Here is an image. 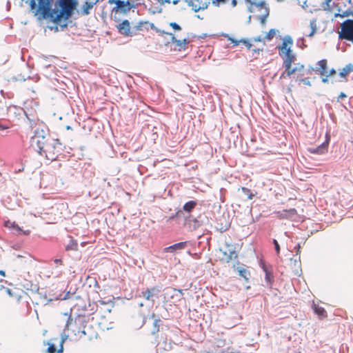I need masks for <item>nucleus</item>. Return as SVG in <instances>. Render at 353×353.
Listing matches in <instances>:
<instances>
[{
	"label": "nucleus",
	"mask_w": 353,
	"mask_h": 353,
	"mask_svg": "<svg viewBox=\"0 0 353 353\" xmlns=\"http://www.w3.org/2000/svg\"><path fill=\"white\" fill-rule=\"evenodd\" d=\"M248 10L249 12H254V9L252 8V6L250 5V6H248Z\"/></svg>",
	"instance_id": "64"
},
{
	"label": "nucleus",
	"mask_w": 353,
	"mask_h": 353,
	"mask_svg": "<svg viewBox=\"0 0 353 353\" xmlns=\"http://www.w3.org/2000/svg\"><path fill=\"white\" fill-rule=\"evenodd\" d=\"M4 225L6 228H12L14 230L17 235L24 234L28 236L30 234V230H23L17 224H16L15 222H11L9 220L4 222Z\"/></svg>",
	"instance_id": "15"
},
{
	"label": "nucleus",
	"mask_w": 353,
	"mask_h": 353,
	"mask_svg": "<svg viewBox=\"0 0 353 353\" xmlns=\"http://www.w3.org/2000/svg\"><path fill=\"white\" fill-rule=\"evenodd\" d=\"M352 10L347 9L341 13V18L349 17L350 15H352Z\"/></svg>",
	"instance_id": "44"
},
{
	"label": "nucleus",
	"mask_w": 353,
	"mask_h": 353,
	"mask_svg": "<svg viewBox=\"0 0 353 353\" xmlns=\"http://www.w3.org/2000/svg\"><path fill=\"white\" fill-rule=\"evenodd\" d=\"M127 4H128V7L129 8V11L132 8H136V5L134 4V3H130L129 0H128V3H127Z\"/></svg>",
	"instance_id": "56"
},
{
	"label": "nucleus",
	"mask_w": 353,
	"mask_h": 353,
	"mask_svg": "<svg viewBox=\"0 0 353 353\" xmlns=\"http://www.w3.org/2000/svg\"><path fill=\"white\" fill-rule=\"evenodd\" d=\"M188 241H182L179 242L175 244H173L172 245H170L168 247H166L163 249V252L165 253H173L176 254L179 252L181 250H184L188 245Z\"/></svg>",
	"instance_id": "12"
},
{
	"label": "nucleus",
	"mask_w": 353,
	"mask_h": 353,
	"mask_svg": "<svg viewBox=\"0 0 353 353\" xmlns=\"http://www.w3.org/2000/svg\"><path fill=\"white\" fill-rule=\"evenodd\" d=\"M73 321H73V319L72 318L71 315L70 314L68 315V320L65 323V329H64L63 332L61 334V339H64V341L68 337V335L65 334V331L69 330L71 329L70 327L72 326Z\"/></svg>",
	"instance_id": "22"
},
{
	"label": "nucleus",
	"mask_w": 353,
	"mask_h": 353,
	"mask_svg": "<svg viewBox=\"0 0 353 353\" xmlns=\"http://www.w3.org/2000/svg\"><path fill=\"white\" fill-rule=\"evenodd\" d=\"M197 205V201L194 200H191L188 202H186L183 206V212L191 213L193 210L196 208Z\"/></svg>",
	"instance_id": "20"
},
{
	"label": "nucleus",
	"mask_w": 353,
	"mask_h": 353,
	"mask_svg": "<svg viewBox=\"0 0 353 353\" xmlns=\"http://www.w3.org/2000/svg\"><path fill=\"white\" fill-rule=\"evenodd\" d=\"M240 41L241 43H243V44H245V46L247 47L248 49H250L251 47H252V44L250 43V42L246 39H240Z\"/></svg>",
	"instance_id": "43"
},
{
	"label": "nucleus",
	"mask_w": 353,
	"mask_h": 353,
	"mask_svg": "<svg viewBox=\"0 0 353 353\" xmlns=\"http://www.w3.org/2000/svg\"><path fill=\"white\" fill-rule=\"evenodd\" d=\"M314 312L319 316V318L323 319L327 316V312L325 310L319 305H314Z\"/></svg>",
	"instance_id": "25"
},
{
	"label": "nucleus",
	"mask_w": 353,
	"mask_h": 353,
	"mask_svg": "<svg viewBox=\"0 0 353 353\" xmlns=\"http://www.w3.org/2000/svg\"><path fill=\"white\" fill-rule=\"evenodd\" d=\"M144 25L150 26V29L154 30L157 33H159L161 34H168L170 32H165V30H161L155 26V25L153 23H150L148 21H139L136 26H135V30H143V27Z\"/></svg>",
	"instance_id": "14"
},
{
	"label": "nucleus",
	"mask_w": 353,
	"mask_h": 353,
	"mask_svg": "<svg viewBox=\"0 0 353 353\" xmlns=\"http://www.w3.org/2000/svg\"><path fill=\"white\" fill-rule=\"evenodd\" d=\"M78 4V0H56L54 3V15L52 22L58 23L63 19H70L74 14Z\"/></svg>",
	"instance_id": "2"
},
{
	"label": "nucleus",
	"mask_w": 353,
	"mask_h": 353,
	"mask_svg": "<svg viewBox=\"0 0 353 353\" xmlns=\"http://www.w3.org/2000/svg\"><path fill=\"white\" fill-rule=\"evenodd\" d=\"M185 221L191 230H196L204 223V221L201 219V215L197 217H193L192 215H189L185 218Z\"/></svg>",
	"instance_id": "10"
},
{
	"label": "nucleus",
	"mask_w": 353,
	"mask_h": 353,
	"mask_svg": "<svg viewBox=\"0 0 353 353\" xmlns=\"http://www.w3.org/2000/svg\"><path fill=\"white\" fill-rule=\"evenodd\" d=\"M85 327H83V330H81V328H79L77 330L75 329H72V331L74 332V335L79 338L82 339L83 336L86 335V331L85 330Z\"/></svg>",
	"instance_id": "32"
},
{
	"label": "nucleus",
	"mask_w": 353,
	"mask_h": 353,
	"mask_svg": "<svg viewBox=\"0 0 353 353\" xmlns=\"http://www.w3.org/2000/svg\"><path fill=\"white\" fill-rule=\"evenodd\" d=\"M71 22H72V21L70 20V19H63L60 21V22L54 23L59 26V29L61 31H63L68 28L69 23Z\"/></svg>",
	"instance_id": "27"
},
{
	"label": "nucleus",
	"mask_w": 353,
	"mask_h": 353,
	"mask_svg": "<svg viewBox=\"0 0 353 353\" xmlns=\"http://www.w3.org/2000/svg\"><path fill=\"white\" fill-rule=\"evenodd\" d=\"M253 6H255L256 7L259 8V9H261V8L264 9V12H265V8H269L264 0H262L259 2L255 1V3H253Z\"/></svg>",
	"instance_id": "36"
},
{
	"label": "nucleus",
	"mask_w": 353,
	"mask_h": 353,
	"mask_svg": "<svg viewBox=\"0 0 353 353\" xmlns=\"http://www.w3.org/2000/svg\"><path fill=\"white\" fill-rule=\"evenodd\" d=\"M48 347L47 349V352L48 353H55V352L57 351V349H56L54 344L48 343Z\"/></svg>",
	"instance_id": "40"
},
{
	"label": "nucleus",
	"mask_w": 353,
	"mask_h": 353,
	"mask_svg": "<svg viewBox=\"0 0 353 353\" xmlns=\"http://www.w3.org/2000/svg\"><path fill=\"white\" fill-rule=\"evenodd\" d=\"M330 2L331 1H327V0H325V1L322 3V8L323 10L328 11L330 10Z\"/></svg>",
	"instance_id": "42"
},
{
	"label": "nucleus",
	"mask_w": 353,
	"mask_h": 353,
	"mask_svg": "<svg viewBox=\"0 0 353 353\" xmlns=\"http://www.w3.org/2000/svg\"><path fill=\"white\" fill-rule=\"evenodd\" d=\"M349 74L345 67L343 68L342 71L339 72V76L342 78H344L347 76V74Z\"/></svg>",
	"instance_id": "49"
},
{
	"label": "nucleus",
	"mask_w": 353,
	"mask_h": 353,
	"mask_svg": "<svg viewBox=\"0 0 353 353\" xmlns=\"http://www.w3.org/2000/svg\"><path fill=\"white\" fill-rule=\"evenodd\" d=\"M161 292V287L154 286L150 288H148L145 290L142 291L141 294L142 296L144 297L146 300L154 303L155 299L159 298V294Z\"/></svg>",
	"instance_id": "7"
},
{
	"label": "nucleus",
	"mask_w": 353,
	"mask_h": 353,
	"mask_svg": "<svg viewBox=\"0 0 353 353\" xmlns=\"http://www.w3.org/2000/svg\"><path fill=\"white\" fill-rule=\"evenodd\" d=\"M236 270L240 276L243 278L246 281H249L250 277V272L248 269L244 268L243 267H238Z\"/></svg>",
	"instance_id": "23"
},
{
	"label": "nucleus",
	"mask_w": 353,
	"mask_h": 353,
	"mask_svg": "<svg viewBox=\"0 0 353 353\" xmlns=\"http://www.w3.org/2000/svg\"><path fill=\"white\" fill-rule=\"evenodd\" d=\"M330 141V135L329 132L325 134V139L323 143L315 148H309L308 152L311 154L323 155L327 152L328 146Z\"/></svg>",
	"instance_id": "6"
},
{
	"label": "nucleus",
	"mask_w": 353,
	"mask_h": 353,
	"mask_svg": "<svg viewBox=\"0 0 353 353\" xmlns=\"http://www.w3.org/2000/svg\"><path fill=\"white\" fill-rule=\"evenodd\" d=\"M310 26L311 28V32L307 35L308 37H312L316 31V19H312L310 22Z\"/></svg>",
	"instance_id": "31"
},
{
	"label": "nucleus",
	"mask_w": 353,
	"mask_h": 353,
	"mask_svg": "<svg viewBox=\"0 0 353 353\" xmlns=\"http://www.w3.org/2000/svg\"><path fill=\"white\" fill-rule=\"evenodd\" d=\"M260 267L265 272V281L266 282L267 285L271 288L274 281L273 275V269L272 265H266L265 261H261Z\"/></svg>",
	"instance_id": "8"
},
{
	"label": "nucleus",
	"mask_w": 353,
	"mask_h": 353,
	"mask_svg": "<svg viewBox=\"0 0 353 353\" xmlns=\"http://www.w3.org/2000/svg\"><path fill=\"white\" fill-rule=\"evenodd\" d=\"M119 32L124 37H132L137 34L138 30H135V26L131 30L130 23L128 19H124L116 26Z\"/></svg>",
	"instance_id": "5"
},
{
	"label": "nucleus",
	"mask_w": 353,
	"mask_h": 353,
	"mask_svg": "<svg viewBox=\"0 0 353 353\" xmlns=\"http://www.w3.org/2000/svg\"><path fill=\"white\" fill-rule=\"evenodd\" d=\"M230 227V223L228 222H225V224L221 223L220 228H219V230L223 233L227 231Z\"/></svg>",
	"instance_id": "37"
},
{
	"label": "nucleus",
	"mask_w": 353,
	"mask_h": 353,
	"mask_svg": "<svg viewBox=\"0 0 353 353\" xmlns=\"http://www.w3.org/2000/svg\"><path fill=\"white\" fill-rule=\"evenodd\" d=\"M148 317L147 316H141V325L140 327H142L146 322V320H147Z\"/></svg>",
	"instance_id": "59"
},
{
	"label": "nucleus",
	"mask_w": 353,
	"mask_h": 353,
	"mask_svg": "<svg viewBox=\"0 0 353 353\" xmlns=\"http://www.w3.org/2000/svg\"><path fill=\"white\" fill-rule=\"evenodd\" d=\"M262 50H263V49H260V48L253 49V50H252L253 55H254V54H259V52H260L261 51H262Z\"/></svg>",
	"instance_id": "60"
},
{
	"label": "nucleus",
	"mask_w": 353,
	"mask_h": 353,
	"mask_svg": "<svg viewBox=\"0 0 353 353\" xmlns=\"http://www.w3.org/2000/svg\"><path fill=\"white\" fill-rule=\"evenodd\" d=\"M341 30L339 32V39L351 41L353 43V20L344 21L341 25Z\"/></svg>",
	"instance_id": "4"
},
{
	"label": "nucleus",
	"mask_w": 353,
	"mask_h": 353,
	"mask_svg": "<svg viewBox=\"0 0 353 353\" xmlns=\"http://www.w3.org/2000/svg\"><path fill=\"white\" fill-rule=\"evenodd\" d=\"M295 249L296 250V255L297 254H299L301 251H300V249H301V245L300 243H298L296 247H295Z\"/></svg>",
	"instance_id": "61"
},
{
	"label": "nucleus",
	"mask_w": 353,
	"mask_h": 353,
	"mask_svg": "<svg viewBox=\"0 0 353 353\" xmlns=\"http://www.w3.org/2000/svg\"><path fill=\"white\" fill-rule=\"evenodd\" d=\"M345 68L347 71L348 73L353 71V64L349 63L345 66Z\"/></svg>",
	"instance_id": "50"
},
{
	"label": "nucleus",
	"mask_w": 353,
	"mask_h": 353,
	"mask_svg": "<svg viewBox=\"0 0 353 353\" xmlns=\"http://www.w3.org/2000/svg\"><path fill=\"white\" fill-rule=\"evenodd\" d=\"M240 190L242 192L243 195L247 197L248 199H252L255 195L250 189L245 187H241V188H239V191Z\"/></svg>",
	"instance_id": "29"
},
{
	"label": "nucleus",
	"mask_w": 353,
	"mask_h": 353,
	"mask_svg": "<svg viewBox=\"0 0 353 353\" xmlns=\"http://www.w3.org/2000/svg\"><path fill=\"white\" fill-rule=\"evenodd\" d=\"M54 0H40L39 5H38V10H37V14H40L39 21L43 19H50L52 21L54 8Z\"/></svg>",
	"instance_id": "3"
},
{
	"label": "nucleus",
	"mask_w": 353,
	"mask_h": 353,
	"mask_svg": "<svg viewBox=\"0 0 353 353\" xmlns=\"http://www.w3.org/2000/svg\"><path fill=\"white\" fill-rule=\"evenodd\" d=\"M299 81L306 85L311 86V83L309 80V78L300 79Z\"/></svg>",
	"instance_id": "47"
},
{
	"label": "nucleus",
	"mask_w": 353,
	"mask_h": 353,
	"mask_svg": "<svg viewBox=\"0 0 353 353\" xmlns=\"http://www.w3.org/2000/svg\"><path fill=\"white\" fill-rule=\"evenodd\" d=\"M327 60L326 59H322L316 63V67L315 68V72H319V74L324 76L327 73Z\"/></svg>",
	"instance_id": "17"
},
{
	"label": "nucleus",
	"mask_w": 353,
	"mask_h": 353,
	"mask_svg": "<svg viewBox=\"0 0 353 353\" xmlns=\"http://www.w3.org/2000/svg\"><path fill=\"white\" fill-rule=\"evenodd\" d=\"M5 121L0 120V130H4L9 128V126L4 123Z\"/></svg>",
	"instance_id": "48"
},
{
	"label": "nucleus",
	"mask_w": 353,
	"mask_h": 353,
	"mask_svg": "<svg viewBox=\"0 0 353 353\" xmlns=\"http://www.w3.org/2000/svg\"><path fill=\"white\" fill-rule=\"evenodd\" d=\"M292 52L290 46H288V50H284L283 54L285 55V57L283 58V65L292 67V64L296 61V56Z\"/></svg>",
	"instance_id": "16"
},
{
	"label": "nucleus",
	"mask_w": 353,
	"mask_h": 353,
	"mask_svg": "<svg viewBox=\"0 0 353 353\" xmlns=\"http://www.w3.org/2000/svg\"><path fill=\"white\" fill-rule=\"evenodd\" d=\"M54 262L56 264H61V262H62V261H61V259H54Z\"/></svg>",
	"instance_id": "63"
},
{
	"label": "nucleus",
	"mask_w": 353,
	"mask_h": 353,
	"mask_svg": "<svg viewBox=\"0 0 353 353\" xmlns=\"http://www.w3.org/2000/svg\"><path fill=\"white\" fill-rule=\"evenodd\" d=\"M81 321L82 322H84V321H84V316H78V319H76L74 320V322L75 323H77V321Z\"/></svg>",
	"instance_id": "62"
},
{
	"label": "nucleus",
	"mask_w": 353,
	"mask_h": 353,
	"mask_svg": "<svg viewBox=\"0 0 353 353\" xmlns=\"http://www.w3.org/2000/svg\"><path fill=\"white\" fill-rule=\"evenodd\" d=\"M10 296H13L12 290L8 288H6L4 290Z\"/></svg>",
	"instance_id": "53"
},
{
	"label": "nucleus",
	"mask_w": 353,
	"mask_h": 353,
	"mask_svg": "<svg viewBox=\"0 0 353 353\" xmlns=\"http://www.w3.org/2000/svg\"><path fill=\"white\" fill-rule=\"evenodd\" d=\"M288 44H290V46L291 47V46L293 44V40L290 35H286L283 40L282 46L278 47L279 50V55L281 57L283 56V53L284 52V50H288Z\"/></svg>",
	"instance_id": "18"
},
{
	"label": "nucleus",
	"mask_w": 353,
	"mask_h": 353,
	"mask_svg": "<svg viewBox=\"0 0 353 353\" xmlns=\"http://www.w3.org/2000/svg\"><path fill=\"white\" fill-rule=\"evenodd\" d=\"M31 142L34 149L41 155H45L48 160H57L63 151V144L60 141L50 137H46L43 130H36Z\"/></svg>",
	"instance_id": "1"
},
{
	"label": "nucleus",
	"mask_w": 353,
	"mask_h": 353,
	"mask_svg": "<svg viewBox=\"0 0 353 353\" xmlns=\"http://www.w3.org/2000/svg\"><path fill=\"white\" fill-rule=\"evenodd\" d=\"M77 249H78L77 241L71 238L69 241V243L65 246V250L67 251H69V250H77Z\"/></svg>",
	"instance_id": "26"
},
{
	"label": "nucleus",
	"mask_w": 353,
	"mask_h": 353,
	"mask_svg": "<svg viewBox=\"0 0 353 353\" xmlns=\"http://www.w3.org/2000/svg\"><path fill=\"white\" fill-rule=\"evenodd\" d=\"M272 243L274 244V250H275V252L276 253V255L279 256L280 252H281V248H280V245L279 244V242L277 241V240L273 239L272 240Z\"/></svg>",
	"instance_id": "38"
},
{
	"label": "nucleus",
	"mask_w": 353,
	"mask_h": 353,
	"mask_svg": "<svg viewBox=\"0 0 353 353\" xmlns=\"http://www.w3.org/2000/svg\"><path fill=\"white\" fill-rule=\"evenodd\" d=\"M224 254L226 256V261L227 262L230 261L233 259H236L237 257L236 252L232 249H229L228 253L227 252H224Z\"/></svg>",
	"instance_id": "30"
},
{
	"label": "nucleus",
	"mask_w": 353,
	"mask_h": 353,
	"mask_svg": "<svg viewBox=\"0 0 353 353\" xmlns=\"http://www.w3.org/2000/svg\"><path fill=\"white\" fill-rule=\"evenodd\" d=\"M99 2V0H94V2H89L86 1L83 5L81 13L82 15H88L90 14V10L93 8L94 5Z\"/></svg>",
	"instance_id": "19"
},
{
	"label": "nucleus",
	"mask_w": 353,
	"mask_h": 353,
	"mask_svg": "<svg viewBox=\"0 0 353 353\" xmlns=\"http://www.w3.org/2000/svg\"><path fill=\"white\" fill-rule=\"evenodd\" d=\"M185 1L190 7H192V10L194 12L206 9L208 8V5L210 3V2L207 3L199 0H185Z\"/></svg>",
	"instance_id": "13"
},
{
	"label": "nucleus",
	"mask_w": 353,
	"mask_h": 353,
	"mask_svg": "<svg viewBox=\"0 0 353 353\" xmlns=\"http://www.w3.org/2000/svg\"><path fill=\"white\" fill-rule=\"evenodd\" d=\"M181 41L182 42V44L183 45L185 48H186V45L190 42V39L189 38L183 39L181 40Z\"/></svg>",
	"instance_id": "51"
},
{
	"label": "nucleus",
	"mask_w": 353,
	"mask_h": 353,
	"mask_svg": "<svg viewBox=\"0 0 353 353\" xmlns=\"http://www.w3.org/2000/svg\"><path fill=\"white\" fill-rule=\"evenodd\" d=\"M169 26L172 27L174 30L179 31L181 30V27L176 22H170Z\"/></svg>",
	"instance_id": "41"
},
{
	"label": "nucleus",
	"mask_w": 353,
	"mask_h": 353,
	"mask_svg": "<svg viewBox=\"0 0 353 353\" xmlns=\"http://www.w3.org/2000/svg\"><path fill=\"white\" fill-rule=\"evenodd\" d=\"M283 68H285V70H284V72H282V74L280 76L281 79L286 78L287 77H289L292 74H294L292 67L288 66V65H283Z\"/></svg>",
	"instance_id": "28"
},
{
	"label": "nucleus",
	"mask_w": 353,
	"mask_h": 353,
	"mask_svg": "<svg viewBox=\"0 0 353 353\" xmlns=\"http://www.w3.org/2000/svg\"><path fill=\"white\" fill-rule=\"evenodd\" d=\"M169 35L171 37V42L173 43H175L176 47H177V50L179 51H181L182 50H185V47L183 46V45L182 44V42L181 41L180 39H177L174 34H172V33H169Z\"/></svg>",
	"instance_id": "24"
},
{
	"label": "nucleus",
	"mask_w": 353,
	"mask_h": 353,
	"mask_svg": "<svg viewBox=\"0 0 353 353\" xmlns=\"http://www.w3.org/2000/svg\"><path fill=\"white\" fill-rule=\"evenodd\" d=\"M270 14V8H265V12H264L263 14L261 16L258 17L259 19L261 20V23H265L267 17Z\"/></svg>",
	"instance_id": "33"
},
{
	"label": "nucleus",
	"mask_w": 353,
	"mask_h": 353,
	"mask_svg": "<svg viewBox=\"0 0 353 353\" xmlns=\"http://www.w3.org/2000/svg\"><path fill=\"white\" fill-rule=\"evenodd\" d=\"M49 28H50V30H54V32H58V31H59V30H60V29H59V26H57V25H56V26H54V27H53V26H52V27H49Z\"/></svg>",
	"instance_id": "58"
},
{
	"label": "nucleus",
	"mask_w": 353,
	"mask_h": 353,
	"mask_svg": "<svg viewBox=\"0 0 353 353\" xmlns=\"http://www.w3.org/2000/svg\"><path fill=\"white\" fill-rule=\"evenodd\" d=\"M303 68H304V65L301 64L300 63H296L295 67H294V68L292 67V69L294 73H295L296 72L301 71L302 70H303Z\"/></svg>",
	"instance_id": "39"
},
{
	"label": "nucleus",
	"mask_w": 353,
	"mask_h": 353,
	"mask_svg": "<svg viewBox=\"0 0 353 353\" xmlns=\"http://www.w3.org/2000/svg\"><path fill=\"white\" fill-rule=\"evenodd\" d=\"M336 74V70L334 68L330 69L326 74L328 77L332 76Z\"/></svg>",
	"instance_id": "52"
},
{
	"label": "nucleus",
	"mask_w": 353,
	"mask_h": 353,
	"mask_svg": "<svg viewBox=\"0 0 353 353\" xmlns=\"http://www.w3.org/2000/svg\"><path fill=\"white\" fill-rule=\"evenodd\" d=\"M161 317H162L164 319H167L166 317L163 316V315H158L154 313H152L148 318L152 319L154 320L152 323V328L150 329L151 334L152 335L156 334L157 332L160 331V329L162 327L163 325V321L161 319Z\"/></svg>",
	"instance_id": "9"
},
{
	"label": "nucleus",
	"mask_w": 353,
	"mask_h": 353,
	"mask_svg": "<svg viewBox=\"0 0 353 353\" xmlns=\"http://www.w3.org/2000/svg\"><path fill=\"white\" fill-rule=\"evenodd\" d=\"M108 3L110 4H116V6L112 9L113 12H120L125 14L129 12V8L127 4L128 3V0L125 1L123 0H109Z\"/></svg>",
	"instance_id": "11"
},
{
	"label": "nucleus",
	"mask_w": 353,
	"mask_h": 353,
	"mask_svg": "<svg viewBox=\"0 0 353 353\" xmlns=\"http://www.w3.org/2000/svg\"><path fill=\"white\" fill-rule=\"evenodd\" d=\"M63 343H64V339H62L60 341L59 344V348L56 351L57 353H62L63 352Z\"/></svg>",
	"instance_id": "46"
},
{
	"label": "nucleus",
	"mask_w": 353,
	"mask_h": 353,
	"mask_svg": "<svg viewBox=\"0 0 353 353\" xmlns=\"http://www.w3.org/2000/svg\"><path fill=\"white\" fill-rule=\"evenodd\" d=\"M263 39H265L263 38ZM252 40L255 42H260L263 41V39L261 38V36H258L256 37L253 38Z\"/></svg>",
	"instance_id": "55"
},
{
	"label": "nucleus",
	"mask_w": 353,
	"mask_h": 353,
	"mask_svg": "<svg viewBox=\"0 0 353 353\" xmlns=\"http://www.w3.org/2000/svg\"><path fill=\"white\" fill-rule=\"evenodd\" d=\"M224 37L227 38L228 41H230L233 44L234 46H237L240 43V40H236L232 37H231L228 34H222Z\"/></svg>",
	"instance_id": "35"
},
{
	"label": "nucleus",
	"mask_w": 353,
	"mask_h": 353,
	"mask_svg": "<svg viewBox=\"0 0 353 353\" xmlns=\"http://www.w3.org/2000/svg\"><path fill=\"white\" fill-rule=\"evenodd\" d=\"M276 30L274 28H272L269 30V32L266 34L265 37H264L265 39H267L268 41H270L273 39L274 35L276 34Z\"/></svg>",
	"instance_id": "34"
},
{
	"label": "nucleus",
	"mask_w": 353,
	"mask_h": 353,
	"mask_svg": "<svg viewBox=\"0 0 353 353\" xmlns=\"http://www.w3.org/2000/svg\"><path fill=\"white\" fill-rule=\"evenodd\" d=\"M325 77L322 78L321 81L323 83H327L329 82V79H328L329 77L327 74H325Z\"/></svg>",
	"instance_id": "57"
},
{
	"label": "nucleus",
	"mask_w": 353,
	"mask_h": 353,
	"mask_svg": "<svg viewBox=\"0 0 353 353\" xmlns=\"http://www.w3.org/2000/svg\"><path fill=\"white\" fill-rule=\"evenodd\" d=\"M183 214V210H178L174 215L170 217L171 219H174L175 217H180Z\"/></svg>",
	"instance_id": "45"
},
{
	"label": "nucleus",
	"mask_w": 353,
	"mask_h": 353,
	"mask_svg": "<svg viewBox=\"0 0 353 353\" xmlns=\"http://www.w3.org/2000/svg\"><path fill=\"white\" fill-rule=\"evenodd\" d=\"M345 97H347V95L344 92H341L337 99V101H339L340 99H342Z\"/></svg>",
	"instance_id": "54"
},
{
	"label": "nucleus",
	"mask_w": 353,
	"mask_h": 353,
	"mask_svg": "<svg viewBox=\"0 0 353 353\" xmlns=\"http://www.w3.org/2000/svg\"><path fill=\"white\" fill-rule=\"evenodd\" d=\"M26 3H28L30 6V11L34 14L38 21H39V15L40 14H37V10H38V6L36 3L35 0H26Z\"/></svg>",
	"instance_id": "21"
}]
</instances>
